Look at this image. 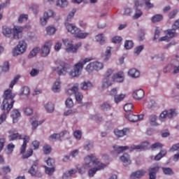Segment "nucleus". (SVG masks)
<instances>
[{
    "mask_svg": "<svg viewBox=\"0 0 179 179\" xmlns=\"http://www.w3.org/2000/svg\"><path fill=\"white\" fill-rule=\"evenodd\" d=\"M169 114V118H174V117H177L178 115V110L174 108V109H170L168 110Z\"/></svg>",
    "mask_w": 179,
    "mask_h": 179,
    "instance_id": "obj_50",
    "label": "nucleus"
},
{
    "mask_svg": "<svg viewBox=\"0 0 179 179\" xmlns=\"http://www.w3.org/2000/svg\"><path fill=\"white\" fill-rule=\"evenodd\" d=\"M90 163H91L90 169L88 171L89 177H94V175L97 171H101V170H104L106 169V164L101 162L100 159L96 157V155L94 154L90 155ZM94 166V167L92 168Z\"/></svg>",
    "mask_w": 179,
    "mask_h": 179,
    "instance_id": "obj_2",
    "label": "nucleus"
},
{
    "mask_svg": "<svg viewBox=\"0 0 179 179\" xmlns=\"http://www.w3.org/2000/svg\"><path fill=\"white\" fill-rule=\"evenodd\" d=\"M61 90V80L57 78L52 86V92L54 93H59Z\"/></svg>",
    "mask_w": 179,
    "mask_h": 179,
    "instance_id": "obj_32",
    "label": "nucleus"
},
{
    "mask_svg": "<svg viewBox=\"0 0 179 179\" xmlns=\"http://www.w3.org/2000/svg\"><path fill=\"white\" fill-rule=\"evenodd\" d=\"M62 41L64 45H65L66 48H67V47H69L70 45L73 44V41L71 39H69L68 38H62Z\"/></svg>",
    "mask_w": 179,
    "mask_h": 179,
    "instance_id": "obj_55",
    "label": "nucleus"
},
{
    "mask_svg": "<svg viewBox=\"0 0 179 179\" xmlns=\"http://www.w3.org/2000/svg\"><path fill=\"white\" fill-rule=\"evenodd\" d=\"M166 155H167V150H162L155 157V160L158 162L159 160L162 159V157H164V156H166Z\"/></svg>",
    "mask_w": 179,
    "mask_h": 179,
    "instance_id": "obj_48",
    "label": "nucleus"
},
{
    "mask_svg": "<svg viewBox=\"0 0 179 179\" xmlns=\"http://www.w3.org/2000/svg\"><path fill=\"white\" fill-rule=\"evenodd\" d=\"M134 47V42L132 41H126L124 43V48L126 50H131Z\"/></svg>",
    "mask_w": 179,
    "mask_h": 179,
    "instance_id": "obj_64",
    "label": "nucleus"
},
{
    "mask_svg": "<svg viewBox=\"0 0 179 179\" xmlns=\"http://www.w3.org/2000/svg\"><path fill=\"white\" fill-rule=\"evenodd\" d=\"M29 122L31 125V130L36 131V129H37V128L44 122V120H38V118L36 116H33L29 119Z\"/></svg>",
    "mask_w": 179,
    "mask_h": 179,
    "instance_id": "obj_11",
    "label": "nucleus"
},
{
    "mask_svg": "<svg viewBox=\"0 0 179 179\" xmlns=\"http://www.w3.org/2000/svg\"><path fill=\"white\" fill-rule=\"evenodd\" d=\"M159 170H160V164L157 163L149 168L148 172L152 173L153 174H157Z\"/></svg>",
    "mask_w": 179,
    "mask_h": 179,
    "instance_id": "obj_40",
    "label": "nucleus"
},
{
    "mask_svg": "<svg viewBox=\"0 0 179 179\" xmlns=\"http://www.w3.org/2000/svg\"><path fill=\"white\" fill-rule=\"evenodd\" d=\"M23 111L26 115H31L33 114V109L29 106L24 107Z\"/></svg>",
    "mask_w": 179,
    "mask_h": 179,
    "instance_id": "obj_63",
    "label": "nucleus"
},
{
    "mask_svg": "<svg viewBox=\"0 0 179 179\" xmlns=\"http://www.w3.org/2000/svg\"><path fill=\"white\" fill-rule=\"evenodd\" d=\"M29 74L31 78H36V76H38V75L40 74V69L33 68L31 70Z\"/></svg>",
    "mask_w": 179,
    "mask_h": 179,
    "instance_id": "obj_58",
    "label": "nucleus"
},
{
    "mask_svg": "<svg viewBox=\"0 0 179 179\" xmlns=\"http://www.w3.org/2000/svg\"><path fill=\"white\" fill-rule=\"evenodd\" d=\"M51 47H52V41L48 40L45 42L41 49V57H48L50 55V51H51Z\"/></svg>",
    "mask_w": 179,
    "mask_h": 179,
    "instance_id": "obj_8",
    "label": "nucleus"
},
{
    "mask_svg": "<svg viewBox=\"0 0 179 179\" xmlns=\"http://www.w3.org/2000/svg\"><path fill=\"white\" fill-rule=\"evenodd\" d=\"M113 82H117V83H122L125 80V74L124 72L120 71L113 76Z\"/></svg>",
    "mask_w": 179,
    "mask_h": 179,
    "instance_id": "obj_18",
    "label": "nucleus"
},
{
    "mask_svg": "<svg viewBox=\"0 0 179 179\" xmlns=\"http://www.w3.org/2000/svg\"><path fill=\"white\" fill-rule=\"evenodd\" d=\"M41 48L39 47L34 48L32 50L30 51L28 59H31V58H34V57H37V54H38L41 51Z\"/></svg>",
    "mask_w": 179,
    "mask_h": 179,
    "instance_id": "obj_36",
    "label": "nucleus"
},
{
    "mask_svg": "<svg viewBox=\"0 0 179 179\" xmlns=\"http://www.w3.org/2000/svg\"><path fill=\"white\" fill-rule=\"evenodd\" d=\"M162 20H163V15L162 14H157L151 18L152 23H157V22H162Z\"/></svg>",
    "mask_w": 179,
    "mask_h": 179,
    "instance_id": "obj_45",
    "label": "nucleus"
},
{
    "mask_svg": "<svg viewBox=\"0 0 179 179\" xmlns=\"http://www.w3.org/2000/svg\"><path fill=\"white\" fill-rule=\"evenodd\" d=\"M78 110L76 109H69L64 111V116L68 117L69 115H73V114H76Z\"/></svg>",
    "mask_w": 179,
    "mask_h": 179,
    "instance_id": "obj_60",
    "label": "nucleus"
},
{
    "mask_svg": "<svg viewBox=\"0 0 179 179\" xmlns=\"http://www.w3.org/2000/svg\"><path fill=\"white\" fill-rule=\"evenodd\" d=\"M149 148V143L145 141L138 145H132L131 147V150H139L140 149H148Z\"/></svg>",
    "mask_w": 179,
    "mask_h": 179,
    "instance_id": "obj_29",
    "label": "nucleus"
},
{
    "mask_svg": "<svg viewBox=\"0 0 179 179\" xmlns=\"http://www.w3.org/2000/svg\"><path fill=\"white\" fill-rule=\"evenodd\" d=\"M13 104L15 102H9V101H3L1 108L3 111H4V114H8L12 108H13Z\"/></svg>",
    "mask_w": 179,
    "mask_h": 179,
    "instance_id": "obj_14",
    "label": "nucleus"
},
{
    "mask_svg": "<svg viewBox=\"0 0 179 179\" xmlns=\"http://www.w3.org/2000/svg\"><path fill=\"white\" fill-rule=\"evenodd\" d=\"M90 61H93L92 57H86L80 59L73 67V69L69 72L71 78H79L82 75V71H83V66L86 65Z\"/></svg>",
    "mask_w": 179,
    "mask_h": 179,
    "instance_id": "obj_3",
    "label": "nucleus"
},
{
    "mask_svg": "<svg viewBox=\"0 0 179 179\" xmlns=\"http://www.w3.org/2000/svg\"><path fill=\"white\" fill-rule=\"evenodd\" d=\"M71 69V66L64 62H59L57 66L52 67V71L57 73L59 76H65L68 73V71Z\"/></svg>",
    "mask_w": 179,
    "mask_h": 179,
    "instance_id": "obj_4",
    "label": "nucleus"
},
{
    "mask_svg": "<svg viewBox=\"0 0 179 179\" xmlns=\"http://www.w3.org/2000/svg\"><path fill=\"white\" fill-rule=\"evenodd\" d=\"M64 136H69V131L64 130L59 134H53L49 136L48 140L50 142H56V141H62Z\"/></svg>",
    "mask_w": 179,
    "mask_h": 179,
    "instance_id": "obj_10",
    "label": "nucleus"
},
{
    "mask_svg": "<svg viewBox=\"0 0 179 179\" xmlns=\"http://www.w3.org/2000/svg\"><path fill=\"white\" fill-rule=\"evenodd\" d=\"M92 165V162H90V155H86L84 157V164L78 168V171L80 174H85L86 173V170L90 169V166Z\"/></svg>",
    "mask_w": 179,
    "mask_h": 179,
    "instance_id": "obj_9",
    "label": "nucleus"
},
{
    "mask_svg": "<svg viewBox=\"0 0 179 179\" xmlns=\"http://www.w3.org/2000/svg\"><path fill=\"white\" fill-rule=\"evenodd\" d=\"M103 62H108L110 58H111V47H107L105 51V54L102 56Z\"/></svg>",
    "mask_w": 179,
    "mask_h": 179,
    "instance_id": "obj_28",
    "label": "nucleus"
},
{
    "mask_svg": "<svg viewBox=\"0 0 179 179\" xmlns=\"http://www.w3.org/2000/svg\"><path fill=\"white\" fill-rule=\"evenodd\" d=\"M143 48H145V46L143 45L136 47L134 49V55L138 57V55H139L141 54V52H142V51H143Z\"/></svg>",
    "mask_w": 179,
    "mask_h": 179,
    "instance_id": "obj_59",
    "label": "nucleus"
},
{
    "mask_svg": "<svg viewBox=\"0 0 179 179\" xmlns=\"http://www.w3.org/2000/svg\"><path fill=\"white\" fill-rule=\"evenodd\" d=\"M93 83L90 81H84L80 83V90H92L93 89Z\"/></svg>",
    "mask_w": 179,
    "mask_h": 179,
    "instance_id": "obj_26",
    "label": "nucleus"
},
{
    "mask_svg": "<svg viewBox=\"0 0 179 179\" xmlns=\"http://www.w3.org/2000/svg\"><path fill=\"white\" fill-rule=\"evenodd\" d=\"M95 40L100 45H103L106 43V38L103 34H99L95 36Z\"/></svg>",
    "mask_w": 179,
    "mask_h": 179,
    "instance_id": "obj_34",
    "label": "nucleus"
},
{
    "mask_svg": "<svg viewBox=\"0 0 179 179\" xmlns=\"http://www.w3.org/2000/svg\"><path fill=\"white\" fill-rule=\"evenodd\" d=\"M65 27L69 31V33H71V34H78V33H80V29L78 28V27L75 26V24L69 23V22H65Z\"/></svg>",
    "mask_w": 179,
    "mask_h": 179,
    "instance_id": "obj_13",
    "label": "nucleus"
},
{
    "mask_svg": "<svg viewBox=\"0 0 179 179\" xmlns=\"http://www.w3.org/2000/svg\"><path fill=\"white\" fill-rule=\"evenodd\" d=\"M114 83V79L113 77H106L103 76V78L101 82V87L102 89H108L110 86H112Z\"/></svg>",
    "mask_w": 179,
    "mask_h": 179,
    "instance_id": "obj_15",
    "label": "nucleus"
},
{
    "mask_svg": "<svg viewBox=\"0 0 179 179\" xmlns=\"http://www.w3.org/2000/svg\"><path fill=\"white\" fill-rule=\"evenodd\" d=\"M43 16L49 20L50 17H54L55 16V13L52 10H48L44 12Z\"/></svg>",
    "mask_w": 179,
    "mask_h": 179,
    "instance_id": "obj_49",
    "label": "nucleus"
},
{
    "mask_svg": "<svg viewBox=\"0 0 179 179\" xmlns=\"http://www.w3.org/2000/svg\"><path fill=\"white\" fill-rule=\"evenodd\" d=\"M56 5L59 8H66V6L69 5V1H68V0H57Z\"/></svg>",
    "mask_w": 179,
    "mask_h": 179,
    "instance_id": "obj_41",
    "label": "nucleus"
},
{
    "mask_svg": "<svg viewBox=\"0 0 179 179\" xmlns=\"http://www.w3.org/2000/svg\"><path fill=\"white\" fill-rule=\"evenodd\" d=\"M138 38L139 41H143L145 40V31L143 29L138 30Z\"/></svg>",
    "mask_w": 179,
    "mask_h": 179,
    "instance_id": "obj_62",
    "label": "nucleus"
},
{
    "mask_svg": "<svg viewBox=\"0 0 179 179\" xmlns=\"http://www.w3.org/2000/svg\"><path fill=\"white\" fill-rule=\"evenodd\" d=\"M82 47V43H78L76 45H73V43L66 48V52L71 53V54H75V52H78V50H79Z\"/></svg>",
    "mask_w": 179,
    "mask_h": 179,
    "instance_id": "obj_19",
    "label": "nucleus"
},
{
    "mask_svg": "<svg viewBox=\"0 0 179 179\" xmlns=\"http://www.w3.org/2000/svg\"><path fill=\"white\" fill-rule=\"evenodd\" d=\"M129 132V129L124 128L122 130L115 129L114 133L115 136L117 138H122V136H125V135H128Z\"/></svg>",
    "mask_w": 179,
    "mask_h": 179,
    "instance_id": "obj_27",
    "label": "nucleus"
},
{
    "mask_svg": "<svg viewBox=\"0 0 179 179\" xmlns=\"http://www.w3.org/2000/svg\"><path fill=\"white\" fill-rule=\"evenodd\" d=\"M44 108L45 111L48 112L49 114H52V113H54V110H55V106L52 102H47L46 103H45Z\"/></svg>",
    "mask_w": 179,
    "mask_h": 179,
    "instance_id": "obj_30",
    "label": "nucleus"
},
{
    "mask_svg": "<svg viewBox=\"0 0 179 179\" xmlns=\"http://www.w3.org/2000/svg\"><path fill=\"white\" fill-rule=\"evenodd\" d=\"M143 15V13L142 12V10H141V9H136L135 10V13L134 15H133V19L134 20H136L138 19H139V17H141V16H142Z\"/></svg>",
    "mask_w": 179,
    "mask_h": 179,
    "instance_id": "obj_57",
    "label": "nucleus"
},
{
    "mask_svg": "<svg viewBox=\"0 0 179 179\" xmlns=\"http://www.w3.org/2000/svg\"><path fill=\"white\" fill-rule=\"evenodd\" d=\"M124 99H125L124 94H117L116 96H114V101L116 104H118V103L122 101Z\"/></svg>",
    "mask_w": 179,
    "mask_h": 179,
    "instance_id": "obj_51",
    "label": "nucleus"
},
{
    "mask_svg": "<svg viewBox=\"0 0 179 179\" xmlns=\"http://www.w3.org/2000/svg\"><path fill=\"white\" fill-rule=\"evenodd\" d=\"M100 108L103 111H108V110H111V105H110V103L108 102H103L100 105Z\"/></svg>",
    "mask_w": 179,
    "mask_h": 179,
    "instance_id": "obj_54",
    "label": "nucleus"
},
{
    "mask_svg": "<svg viewBox=\"0 0 179 179\" xmlns=\"http://www.w3.org/2000/svg\"><path fill=\"white\" fill-rule=\"evenodd\" d=\"M89 36H90V32H78L76 34L75 37L76 38L83 40L87 38V37H89Z\"/></svg>",
    "mask_w": 179,
    "mask_h": 179,
    "instance_id": "obj_43",
    "label": "nucleus"
},
{
    "mask_svg": "<svg viewBox=\"0 0 179 179\" xmlns=\"http://www.w3.org/2000/svg\"><path fill=\"white\" fill-rule=\"evenodd\" d=\"M166 34V31H162V29L159 27L155 28V36L153 40H159L162 36H164Z\"/></svg>",
    "mask_w": 179,
    "mask_h": 179,
    "instance_id": "obj_33",
    "label": "nucleus"
},
{
    "mask_svg": "<svg viewBox=\"0 0 179 179\" xmlns=\"http://www.w3.org/2000/svg\"><path fill=\"white\" fill-rule=\"evenodd\" d=\"M169 118V110H164L159 115L160 121H165L166 118Z\"/></svg>",
    "mask_w": 179,
    "mask_h": 179,
    "instance_id": "obj_61",
    "label": "nucleus"
},
{
    "mask_svg": "<svg viewBox=\"0 0 179 179\" xmlns=\"http://www.w3.org/2000/svg\"><path fill=\"white\" fill-rule=\"evenodd\" d=\"M133 97L136 100H141L143 97H145V91L142 89L136 90L133 92Z\"/></svg>",
    "mask_w": 179,
    "mask_h": 179,
    "instance_id": "obj_25",
    "label": "nucleus"
},
{
    "mask_svg": "<svg viewBox=\"0 0 179 179\" xmlns=\"http://www.w3.org/2000/svg\"><path fill=\"white\" fill-rule=\"evenodd\" d=\"M45 173L48 174V176H52L54 173H55V166H45Z\"/></svg>",
    "mask_w": 179,
    "mask_h": 179,
    "instance_id": "obj_47",
    "label": "nucleus"
},
{
    "mask_svg": "<svg viewBox=\"0 0 179 179\" xmlns=\"http://www.w3.org/2000/svg\"><path fill=\"white\" fill-rule=\"evenodd\" d=\"M13 28L12 27L3 26L2 28V34L4 37H6V38H10L13 35Z\"/></svg>",
    "mask_w": 179,
    "mask_h": 179,
    "instance_id": "obj_22",
    "label": "nucleus"
},
{
    "mask_svg": "<svg viewBox=\"0 0 179 179\" xmlns=\"http://www.w3.org/2000/svg\"><path fill=\"white\" fill-rule=\"evenodd\" d=\"M75 13H76V10H72L71 11H70L66 17L65 23H68V22H71L72 19H73V17L75 16Z\"/></svg>",
    "mask_w": 179,
    "mask_h": 179,
    "instance_id": "obj_53",
    "label": "nucleus"
},
{
    "mask_svg": "<svg viewBox=\"0 0 179 179\" xmlns=\"http://www.w3.org/2000/svg\"><path fill=\"white\" fill-rule=\"evenodd\" d=\"M126 118L131 122H137L143 120V115H134L132 113L125 114Z\"/></svg>",
    "mask_w": 179,
    "mask_h": 179,
    "instance_id": "obj_16",
    "label": "nucleus"
},
{
    "mask_svg": "<svg viewBox=\"0 0 179 179\" xmlns=\"http://www.w3.org/2000/svg\"><path fill=\"white\" fill-rule=\"evenodd\" d=\"M20 139L23 140V143L20 148V154L22 155V159H29L33 155V149L31 148H29L26 152V148H27V144L30 142V136L14 133L13 130L8 131V141L10 142Z\"/></svg>",
    "mask_w": 179,
    "mask_h": 179,
    "instance_id": "obj_1",
    "label": "nucleus"
},
{
    "mask_svg": "<svg viewBox=\"0 0 179 179\" xmlns=\"http://www.w3.org/2000/svg\"><path fill=\"white\" fill-rule=\"evenodd\" d=\"M150 124L153 127H158L159 123H157V115H151L149 117Z\"/></svg>",
    "mask_w": 179,
    "mask_h": 179,
    "instance_id": "obj_42",
    "label": "nucleus"
},
{
    "mask_svg": "<svg viewBox=\"0 0 179 179\" xmlns=\"http://www.w3.org/2000/svg\"><path fill=\"white\" fill-rule=\"evenodd\" d=\"M162 171L165 176H173L174 171L170 167H162Z\"/></svg>",
    "mask_w": 179,
    "mask_h": 179,
    "instance_id": "obj_46",
    "label": "nucleus"
},
{
    "mask_svg": "<svg viewBox=\"0 0 179 179\" xmlns=\"http://www.w3.org/2000/svg\"><path fill=\"white\" fill-rule=\"evenodd\" d=\"M11 118L13 119V124L19 121L20 117H22V114L18 109H13L11 112Z\"/></svg>",
    "mask_w": 179,
    "mask_h": 179,
    "instance_id": "obj_23",
    "label": "nucleus"
},
{
    "mask_svg": "<svg viewBox=\"0 0 179 179\" xmlns=\"http://www.w3.org/2000/svg\"><path fill=\"white\" fill-rule=\"evenodd\" d=\"M57 28H55V27L54 26H48L45 28V31H46V34L48 36H54V34H55V33L57 32Z\"/></svg>",
    "mask_w": 179,
    "mask_h": 179,
    "instance_id": "obj_38",
    "label": "nucleus"
},
{
    "mask_svg": "<svg viewBox=\"0 0 179 179\" xmlns=\"http://www.w3.org/2000/svg\"><path fill=\"white\" fill-rule=\"evenodd\" d=\"M146 174V170L145 169H139L138 171H136L131 173L130 178L131 179H137V178H141V177H143Z\"/></svg>",
    "mask_w": 179,
    "mask_h": 179,
    "instance_id": "obj_20",
    "label": "nucleus"
},
{
    "mask_svg": "<svg viewBox=\"0 0 179 179\" xmlns=\"http://www.w3.org/2000/svg\"><path fill=\"white\" fill-rule=\"evenodd\" d=\"M128 75L131 78H139V76H141V73L136 69H131L128 71Z\"/></svg>",
    "mask_w": 179,
    "mask_h": 179,
    "instance_id": "obj_35",
    "label": "nucleus"
},
{
    "mask_svg": "<svg viewBox=\"0 0 179 179\" xmlns=\"http://www.w3.org/2000/svg\"><path fill=\"white\" fill-rule=\"evenodd\" d=\"M120 160L124 164V166H129L132 161L131 160V156L127 153L123 154L120 157Z\"/></svg>",
    "mask_w": 179,
    "mask_h": 179,
    "instance_id": "obj_24",
    "label": "nucleus"
},
{
    "mask_svg": "<svg viewBox=\"0 0 179 179\" xmlns=\"http://www.w3.org/2000/svg\"><path fill=\"white\" fill-rule=\"evenodd\" d=\"M76 173H78V171H76V169H71L69 171H66L63 174L62 178L63 179H69V178H71V177H72V176H73V174H76Z\"/></svg>",
    "mask_w": 179,
    "mask_h": 179,
    "instance_id": "obj_37",
    "label": "nucleus"
},
{
    "mask_svg": "<svg viewBox=\"0 0 179 179\" xmlns=\"http://www.w3.org/2000/svg\"><path fill=\"white\" fill-rule=\"evenodd\" d=\"M15 94L12 92L11 90H7L4 92L3 94V100L9 101L10 103H15Z\"/></svg>",
    "mask_w": 179,
    "mask_h": 179,
    "instance_id": "obj_17",
    "label": "nucleus"
},
{
    "mask_svg": "<svg viewBox=\"0 0 179 179\" xmlns=\"http://www.w3.org/2000/svg\"><path fill=\"white\" fill-rule=\"evenodd\" d=\"M85 69L87 73H92L94 71L99 72V71L104 69V64L97 61L92 62L86 66Z\"/></svg>",
    "mask_w": 179,
    "mask_h": 179,
    "instance_id": "obj_6",
    "label": "nucleus"
},
{
    "mask_svg": "<svg viewBox=\"0 0 179 179\" xmlns=\"http://www.w3.org/2000/svg\"><path fill=\"white\" fill-rule=\"evenodd\" d=\"M29 19V15L27 14H21L18 17L17 22L18 23H23V22H27Z\"/></svg>",
    "mask_w": 179,
    "mask_h": 179,
    "instance_id": "obj_56",
    "label": "nucleus"
},
{
    "mask_svg": "<svg viewBox=\"0 0 179 179\" xmlns=\"http://www.w3.org/2000/svg\"><path fill=\"white\" fill-rule=\"evenodd\" d=\"M113 151H111V155L113 156V157H118V155H121L122 152L124 150H128L129 149V147L128 146H120V145H114L113 146Z\"/></svg>",
    "mask_w": 179,
    "mask_h": 179,
    "instance_id": "obj_12",
    "label": "nucleus"
},
{
    "mask_svg": "<svg viewBox=\"0 0 179 179\" xmlns=\"http://www.w3.org/2000/svg\"><path fill=\"white\" fill-rule=\"evenodd\" d=\"M24 28L22 26L14 25L13 27V38L14 40H20L23 38V31Z\"/></svg>",
    "mask_w": 179,
    "mask_h": 179,
    "instance_id": "obj_7",
    "label": "nucleus"
},
{
    "mask_svg": "<svg viewBox=\"0 0 179 179\" xmlns=\"http://www.w3.org/2000/svg\"><path fill=\"white\" fill-rule=\"evenodd\" d=\"M173 66V73L176 75L179 73V62L178 60H172Z\"/></svg>",
    "mask_w": 179,
    "mask_h": 179,
    "instance_id": "obj_52",
    "label": "nucleus"
},
{
    "mask_svg": "<svg viewBox=\"0 0 179 179\" xmlns=\"http://www.w3.org/2000/svg\"><path fill=\"white\" fill-rule=\"evenodd\" d=\"M27 43L24 40H21L18 42L17 45L13 49V57H19L23 55L27 51Z\"/></svg>",
    "mask_w": 179,
    "mask_h": 179,
    "instance_id": "obj_5",
    "label": "nucleus"
},
{
    "mask_svg": "<svg viewBox=\"0 0 179 179\" xmlns=\"http://www.w3.org/2000/svg\"><path fill=\"white\" fill-rule=\"evenodd\" d=\"M30 94V88L29 87H24L21 88L20 96L21 99H23V97H27Z\"/></svg>",
    "mask_w": 179,
    "mask_h": 179,
    "instance_id": "obj_39",
    "label": "nucleus"
},
{
    "mask_svg": "<svg viewBox=\"0 0 179 179\" xmlns=\"http://www.w3.org/2000/svg\"><path fill=\"white\" fill-rule=\"evenodd\" d=\"M78 92H79V83H76L71 88L66 90V94L68 96H73V94H76Z\"/></svg>",
    "mask_w": 179,
    "mask_h": 179,
    "instance_id": "obj_21",
    "label": "nucleus"
},
{
    "mask_svg": "<svg viewBox=\"0 0 179 179\" xmlns=\"http://www.w3.org/2000/svg\"><path fill=\"white\" fill-rule=\"evenodd\" d=\"M28 173L31 174L32 177L37 176V173H38V164H37V163L34 164L28 171Z\"/></svg>",
    "mask_w": 179,
    "mask_h": 179,
    "instance_id": "obj_31",
    "label": "nucleus"
},
{
    "mask_svg": "<svg viewBox=\"0 0 179 179\" xmlns=\"http://www.w3.org/2000/svg\"><path fill=\"white\" fill-rule=\"evenodd\" d=\"M83 148L85 150L89 152V150H92V149L94 148V145L93 144V142L87 141L85 143Z\"/></svg>",
    "mask_w": 179,
    "mask_h": 179,
    "instance_id": "obj_44",
    "label": "nucleus"
}]
</instances>
